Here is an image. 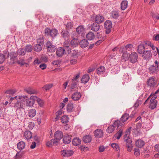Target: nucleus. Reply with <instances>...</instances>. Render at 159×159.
Instances as JSON below:
<instances>
[{
  "mask_svg": "<svg viewBox=\"0 0 159 159\" xmlns=\"http://www.w3.org/2000/svg\"><path fill=\"white\" fill-rule=\"evenodd\" d=\"M134 154L135 155L139 156L140 155V151L139 148H135L134 149Z\"/></svg>",
  "mask_w": 159,
  "mask_h": 159,
  "instance_id": "obj_57",
  "label": "nucleus"
},
{
  "mask_svg": "<svg viewBox=\"0 0 159 159\" xmlns=\"http://www.w3.org/2000/svg\"><path fill=\"white\" fill-rule=\"evenodd\" d=\"M37 41L38 44H40L43 46L44 42L43 35H40L39 38L37 39Z\"/></svg>",
  "mask_w": 159,
  "mask_h": 159,
  "instance_id": "obj_35",
  "label": "nucleus"
},
{
  "mask_svg": "<svg viewBox=\"0 0 159 159\" xmlns=\"http://www.w3.org/2000/svg\"><path fill=\"white\" fill-rule=\"evenodd\" d=\"M104 28L105 29V32L106 34H109L111 31L112 27V24L111 21L109 20H106L104 24Z\"/></svg>",
  "mask_w": 159,
  "mask_h": 159,
  "instance_id": "obj_7",
  "label": "nucleus"
},
{
  "mask_svg": "<svg viewBox=\"0 0 159 159\" xmlns=\"http://www.w3.org/2000/svg\"><path fill=\"white\" fill-rule=\"evenodd\" d=\"M100 27L99 24L94 23H93L91 26V29L92 31L94 32H97L100 29Z\"/></svg>",
  "mask_w": 159,
  "mask_h": 159,
  "instance_id": "obj_17",
  "label": "nucleus"
},
{
  "mask_svg": "<svg viewBox=\"0 0 159 159\" xmlns=\"http://www.w3.org/2000/svg\"><path fill=\"white\" fill-rule=\"evenodd\" d=\"M133 48V46L131 44H128L125 47H121L120 49V51L122 50L126 52H129Z\"/></svg>",
  "mask_w": 159,
  "mask_h": 159,
  "instance_id": "obj_12",
  "label": "nucleus"
},
{
  "mask_svg": "<svg viewBox=\"0 0 159 159\" xmlns=\"http://www.w3.org/2000/svg\"><path fill=\"white\" fill-rule=\"evenodd\" d=\"M38 104L41 107L43 106L44 104V102L43 100H41L39 98H38L37 97V99H36Z\"/></svg>",
  "mask_w": 159,
  "mask_h": 159,
  "instance_id": "obj_55",
  "label": "nucleus"
},
{
  "mask_svg": "<svg viewBox=\"0 0 159 159\" xmlns=\"http://www.w3.org/2000/svg\"><path fill=\"white\" fill-rule=\"evenodd\" d=\"M44 33L46 35L50 36L52 37H54L56 36L58 33V31L56 29L50 30L47 28L44 30Z\"/></svg>",
  "mask_w": 159,
  "mask_h": 159,
  "instance_id": "obj_5",
  "label": "nucleus"
},
{
  "mask_svg": "<svg viewBox=\"0 0 159 159\" xmlns=\"http://www.w3.org/2000/svg\"><path fill=\"white\" fill-rule=\"evenodd\" d=\"M142 102L141 100H137L135 103L134 104V107L136 108L138 107L139 105L141 104Z\"/></svg>",
  "mask_w": 159,
  "mask_h": 159,
  "instance_id": "obj_64",
  "label": "nucleus"
},
{
  "mask_svg": "<svg viewBox=\"0 0 159 159\" xmlns=\"http://www.w3.org/2000/svg\"><path fill=\"white\" fill-rule=\"evenodd\" d=\"M136 145L139 147H142L145 144L144 141L141 139H138L135 142Z\"/></svg>",
  "mask_w": 159,
  "mask_h": 159,
  "instance_id": "obj_34",
  "label": "nucleus"
},
{
  "mask_svg": "<svg viewBox=\"0 0 159 159\" xmlns=\"http://www.w3.org/2000/svg\"><path fill=\"white\" fill-rule=\"evenodd\" d=\"M83 140L85 143H89L91 141L92 137L90 135H86L83 137Z\"/></svg>",
  "mask_w": 159,
  "mask_h": 159,
  "instance_id": "obj_27",
  "label": "nucleus"
},
{
  "mask_svg": "<svg viewBox=\"0 0 159 159\" xmlns=\"http://www.w3.org/2000/svg\"><path fill=\"white\" fill-rule=\"evenodd\" d=\"M61 36L64 39H69V33L67 30H63L61 32Z\"/></svg>",
  "mask_w": 159,
  "mask_h": 159,
  "instance_id": "obj_18",
  "label": "nucleus"
},
{
  "mask_svg": "<svg viewBox=\"0 0 159 159\" xmlns=\"http://www.w3.org/2000/svg\"><path fill=\"white\" fill-rule=\"evenodd\" d=\"M16 92V91L14 90L10 89L6 91L5 92V93L7 94L11 95L14 94Z\"/></svg>",
  "mask_w": 159,
  "mask_h": 159,
  "instance_id": "obj_60",
  "label": "nucleus"
},
{
  "mask_svg": "<svg viewBox=\"0 0 159 159\" xmlns=\"http://www.w3.org/2000/svg\"><path fill=\"white\" fill-rule=\"evenodd\" d=\"M57 143L58 141L54 139H51L49 141L47 142L46 145L47 146L49 147H51L54 145H57Z\"/></svg>",
  "mask_w": 159,
  "mask_h": 159,
  "instance_id": "obj_20",
  "label": "nucleus"
},
{
  "mask_svg": "<svg viewBox=\"0 0 159 159\" xmlns=\"http://www.w3.org/2000/svg\"><path fill=\"white\" fill-rule=\"evenodd\" d=\"M94 135L98 138H101L103 135L102 130L99 129H96L94 132Z\"/></svg>",
  "mask_w": 159,
  "mask_h": 159,
  "instance_id": "obj_14",
  "label": "nucleus"
},
{
  "mask_svg": "<svg viewBox=\"0 0 159 159\" xmlns=\"http://www.w3.org/2000/svg\"><path fill=\"white\" fill-rule=\"evenodd\" d=\"M111 147L117 151L119 152L120 151V148L119 145L116 143H112L111 145Z\"/></svg>",
  "mask_w": 159,
  "mask_h": 159,
  "instance_id": "obj_47",
  "label": "nucleus"
},
{
  "mask_svg": "<svg viewBox=\"0 0 159 159\" xmlns=\"http://www.w3.org/2000/svg\"><path fill=\"white\" fill-rule=\"evenodd\" d=\"M152 39L153 40L159 41V34H155L153 36Z\"/></svg>",
  "mask_w": 159,
  "mask_h": 159,
  "instance_id": "obj_63",
  "label": "nucleus"
},
{
  "mask_svg": "<svg viewBox=\"0 0 159 159\" xmlns=\"http://www.w3.org/2000/svg\"><path fill=\"white\" fill-rule=\"evenodd\" d=\"M128 2L126 1H123L121 3V8L122 10H125L127 7Z\"/></svg>",
  "mask_w": 159,
  "mask_h": 159,
  "instance_id": "obj_45",
  "label": "nucleus"
},
{
  "mask_svg": "<svg viewBox=\"0 0 159 159\" xmlns=\"http://www.w3.org/2000/svg\"><path fill=\"white\" fill-rule=\"evenodd\" d=\"M122 134L123 130L121 129H120L115 134L114 137L116 139H119L122 135Z\"/></svg>",
  "mask_w": 159,
  "mask_h": 159,
  "instance_id": "obj_41",
  "label": "nucleus"
},
{
  "mask_svg": "<svg viewBox=\"0 0 159 159\" xmlns=\"http://www.w3.org/2000/svg\"><path fill=\"white\" fill-rule=\"evenodd\" d=\"M147 85L151 88H153L157 85V81L152 77L149 78L147 81Z\"/></svg>",
  "mask_w": 159,
  "mask_h": 159,
  "instance_id": "obj_9",
  "label": "nucleus"
},
{
  "mask_svg": "<svg viewBox=\"0 0 159 159\" xmlns=\"http://www.w3.org/2000/svg\"><path fill=\"white\" fill-rule=\"evenodd\" d=\"M81 96V94L80 92H75L71 96V98L74 101L78 100Z\"/></svg>",
  "mask_w": 159,
  "mask_h": 159,
  "instance_id": "obj_19",
  "label": "nucleus"
},
{
  "mask_svg": "<svg viewBox=\"0 0 159 159\" xmlns=\"http://www.w3.org/2000/svg\"><path fill=\"white\" fill-rule=\"evenodd\" d=\"M145 47L142 45H139L138 46V51L139 54L143 53L144 50L145 49Z\"/></svg>",
  "mask_w": 159,
  "mask_h": 159,
  "instance_id": "obj_46",
  "label": "nucleus"
},
{
  "mask_svg": "<svg viewBox=\"0 0 159 159\" xmlns=\"http://www.w3.org/2000/svg\"><path fill=\"white\" fill-rule=\"evenodd\" d=\"M24 136L27 139H29L32 138V133L29 131H26L24 133Z\"/></svg>",
  "mask_w": 159,
  "mask_h": 159,
  "instance_id": "obj_30",
  "label": "nucleus"
},
{
  "mask_svg": "<svg viewBox=\"0 0 159 159\" xmlns=\"http://www.w3.org/2000/svg\"><path fill=\"white\" fill-rule=\"evenodd\" d=\"M89 76L88 74L83 75L81 79L82 82L84 83H87L89 80Z\"/></svg>",
  "mask_w": 159,
  "mask_h": 159,
  "instance_id": "obj_29",
  "label": "nucleus"
},
{
  "mask_svg": "<svg viewBox=\"0 0 159 159\" xmlns=\"http://www.w3.org/2000/svg\"><path fill=\"white\" fill-rule=\"evenodd\" d=\"M28 113L29 116L31 117H34L36 114V111L34 109H31L29 110Z\"/></svg>",
  "mask_w": 159,
  "mask_h": 159,
  "instance_id": "obj_40",
  "label": "nucleus"
},
{
  "mask_svg": "<svg viewBox=\"0 0 159 159\" xmlns=\"http://www.w3.org/2000/svg\"><path fill=\"white\" fill-rule=\"evenodd\" d=\"M126 146L127 148V151L129 152H131L133 149V144H130L128 145H126Z\"/></svg>",
  "mask_w": 159,
  "mask_h": 159,
  "instance_id": "obj_61",
  "label": "nucleus"
},
{
  "mask_svg": "<svg viewBox=\"0 0 159 159\" xmlns=\"http://www.w3.org/2000/svg\"><path fill=\"white\" fill-rule=\"evenodd\" d=\"M23 155L22 152H18L14 157V159H20L22 157Z\"/></svg>",
  "mask_w": 159,
  "mask_h": 159,
  "instance_id": "obj_52",
  "label": "nucleus"
},
{
  "mask_svg": "<svg viewBox=\"0 0 159 159\" xmlns=\"http://www.w3.org/2000/svg\"><path fill=\"white\" fill-rule=\"evenodd\" d=\"M63 141L64 143L69 144L71 141V136L68 134L65 135L63 138Z\"/></svg>",
  "mask_w": 159,
  "mask_h": 159,
  "instance_id": "obj_22",
  "label": "nucleus"
},
{
  "mask_svg": "<svg viewBox=\"0 0 159 159\" xmlns=\"http://www.w3.org/2000/svg\"><path fill=\"white\" fill-rule=\"evenodd\" d=\"M21 96H19L18 98L16 99L17 100L16 102H15L13 107L15 109L17 110L18 109L23 108L24 106L25 105V101L23 99L20 98Z\"/></svg>",
  "mask_w": 159,
  "mask_h": 159,
  "instance_id": "obj_2",
  "label": "nucleus"
},
{
  "mask_svg": "<svg viewBox=\"0 0 159 159\" xmlns=\"http://www.w3.org/2000/svg\"><path fill=\"white\" fill-rule=\"evenodd\" d=\"M89 43L87 40L84 39L80 41V47L82 48H84L88 46Z\"/></svg>",
  "mask_w": 159,
  "mask_h": 159,
  "instance_id": "obj_21",
  "label": "nucleus"
},
{
  "mask_svg": "<svg viewBox=\"0 0 159 159\" xmlns=\"http://www.w3.org/2000/svg\"><path fill=\"white\" fill-rule=\"evenodd\" d=\"M42 45L40 44H36L35 45L34 47V51L39 52H40L42 50Z\"/></svg>",
  "mask_w": 159,
  "mask_h": 159,
  "instance_id": "obj_37",
  "label": "nucleus"
},
{
  "mask_svg": "<svg viewBox=\"0 0 159 159\" xmlns=\"http://www.w3.org/2000/svg\"><path fill=\"white\" fill-rule=\"evenodd\" d=\"M80 74L78 73L76 75H74V77L72 79V81L76 82L77 81V80L79 78Z\"/></svg>",
  "mask_w": 159,
  "mask_h": 159,
  "instance_id": "obj_62",
  "label": "nucleus"
},
{
  "mask_svg": "<svg viewBox=\"0 0 159 159\" xmlns=\"http://www.w3.org/2000/svg\"><path fill=\"white\" fill-rule=\"evenodd\" d=\"M120 51H121V52L123 53V54L121 57V59L124 60L125 61L127 60H128V54L129 52H126L121 50Z\"/></svg>",
  "mask_w": 159,
  "mask_h": 159,
  "instance_id": "obj_23",
  "label": "nucleus"
},
{
  "mask_svg": "<svg viewBox=\"0 0 159 159\" xmlns=\"http://www.w3.org/2000/svg\"><path fill=\"white\" fill-rule=\"evenodd\" d=\"M5 60V56L3 54L0 53V63H3Z\"/></svg>",
  "mask_w": 159,
  "mask_h": 159,
  "instance_id": "obj_58",
  "label": "nucleus"
},
{
  "mask_svg": "<svg viewBox=\"0 0 159 159\" xmlns=\"http://www.w3.org/2000/svg\"><path fill=\"white\" fill-rule=\"evenodd\" d=\"M25 90L27 93L30 94H35L37 92L36 90L31 88L26 89Z\"/></svg>",
  "mask_w": 159,
  "mask_h": 159,
  "instance_id": "obj_26",
  "label": "nucleus"
},
{
  "mask_svg": "<svg viewBox=\"0 0 159 159\" xmlns=\"http://www.w3.org/2000/svg\"><path fill=\"white\" fill-rule=\"evenodd\" d=\"M138 56L137 53L136 52H133L130 54L128 57V60L129 62L132 63H135L137 61Z\"/></svg>",
  "mask_w": 159,
  "mask_h": 159,
  "instance_id": "obj_8",
  "label": "nucleus"
},
{
  "mask_svg": "<svg viewBox=\"0 0 159 159\" xmlns=\"http://www.w3.org/2000/svg\"><path fill=\"white\" fill-rule=\"evenodd\" d=\"M81 140L78 138H74L72 140V144L75 146H77L81 143Z\"/></svg>",
  "mask_w": 159,
  "mask_h": 159,
  "instance_id": "obj_33",
  "label": "nucleus"
},
{
  "mask_svg": "<svg viewBox=\"0 0 159 159\" xmlns=\"http://www.w3.org/2000/svg\"><path fill=\"white\" fill-rule=\"evenodd\" d=\"M113 125H114L115 127L117 126V128L118 129L119 126H122L123 125V124L122 123H121L119 120H117L115 121Z\"/></svg>",
  "mask_w": 159,
  "mask_h": 159,
  "instance_id": "obj_51",
  "label": "nucleus"
},
{
  "mask_svg": "<svg viewBox=\"0 0 159 159\" xmlns=\"http://www.w3.org/2000/svg\"><path fill=\"white\" fill-rule=\"evenodd\" d=\"M17 53V55L23 56L25 54V50L22 48H20L18 49L16 52Z\"/></svg>",
  "mask_w": 159,
  "mask_h": 159,
  "instance_id": "obj_38",
  "label": "nucleus"
},
{
  "mask_svg": "<svg viewBox=\"0 0 159 159\" xmlns=\"http://www.w3.org/2000/svg\"><path fill=\"white\" fill-rule=\"evenodd\" d=\"M78 81L76 82L72 81V83L71 85L70 89L71 91H78V88L77 87V84Z\"/></svg>",
  "mask_w": 159,
  "mask_h": 159,
  "instance_id": "obj_24",
  "label": "nucleus"
},
{
  "mask_svg": "<svg viewBox=\"0 0 159 159\" xmlns=\"http://www.w3.org/2000/svg\"><path fill=\"white\" fill-rule=\"evenodd\" d=\"M65 40L64 42L63 43V46L64 47L66 46H70V41L69 39H64Z\"/></svg>",
  "mask_w": 159,
  "mask_h": 159,
  "instance_id": "obj_59",
  "label": "nucleus"
},
{
  "mask_svg": "<svg viewBox=\"0 0 159 159\" xmlns=\"http://www.w3.org/2000/svg\"><path fill=\"white\" fill-rule=\"evenodd\" d=\"M16 63L20 65L21 66H23L25 65V64H26L25 60L23 59H21L20 58H19V60L17 59Z\"/></svg>",
  "mask_w": 159,
  "mask_h": 159,
  "instance_id": "obj_49",
  "label": "nucleus"
},
{
  "mask_svg": "<svg viewBox=\"0 0 159 159\" xmlns=\"http://www.w3.org/2000/svg\"><path fill=\"white\" fill-rule=\"evenodd\" d=\"M64 49L62 47L58 48L56 51V55L58 57H61L64 54H65Z\"/></svg>",
  "mask_w": 159,
  "mask_h": 159,
  "instance_id": "obj_15",
  "label": "nucleus"
},
{
  "mask_svg": "<svg viewBox=\"0 0 159 159\" xmlns=\"http://www.w3.org/2000/svg\"><path fill=\"white\" fill-rule=\"evenodd\" d=\"M105 71V69L104 66H101L97 69V72L98 75L103 74Z\"/></svg>",
  "mask_w": 159,
  "mask_h": 159,
  "instance_id": "obj_36",
  "label": "nucleus"
},
{
  "mask_svg": "<svg viewBox=\"0 0 159 159\" xmlns=\"http://www.w3.org/2000/svg\"><path fill=\"white\" fill-rule=\"evenodd\" d=\"M20 99H23V100L26 101V105L27 106L32 107L33 106L34 102L37 99V96H31L30 98L27 96H21Z\"/></svg>",
  "mask_w": 159,
  "mask_h": 159,
  "instance_id": "obj_1",
  "label": "nucleus"
},
{
  "mask_svg": "<svg viewBox=\"0 0 159 159\" xmlns=\"http://www.w3.org/2000/svg\"><path fill=\"white\" fill-rule=\"evenodd\" d=\"M67 110L68 112H71L74 110L73 104L72 103H69L68 104Z\"/></svg>",
  "mask_w": 159,
  "mask_h": 159,
  "instance_id": "obj_42",
  "label": "nucleus"
},
{
  "mask_svg": "<svg viewBox=\"0 0 159 159\" xmlns=\"http://www.w3.org/2000/svg\"><path fill=\"white\" fill-rule=\"evenodd\" d=\"M32 46L31 45H27L25 47V52H30L32 50Z\"/></svg>",
  "mask_w": 159,
  "mask_h": 159,
  "instance_id": "obj_54",
  "label": "nucleus"
},
{
  "mask_svg": "<svg viewBox=\"0 0 159 159\" xmlns=\"http://www.w3.org/2000/svg\"><path fill=\"white\" fill-rule=\"evenodd\" d=\"M129 116L128 114L125 113L121 117V121L124 123L129 119Z\"/></svg>",
  "mask_w": 159,
  "mask_h": 159,
  "instance_id": "obj_32",
  "label": "nucleus"
},
{
  "mask_svg": "<svg viewBox=\"0 0 159 159\" xmlns=\"http://www.w3.org/2000/svg\"><path fill=\"white\" fill-rule=\"evenodd\" d=\"M85 29L83 26H80L76 28V32L78 34H82L84 32Z\"/></svg>",
  "mask_w": 159,
  "mask_h": 159,
  "instance_id": "obj_28",
  "label": "nucleus"
},
{
  "mask_svg": "<svg viewBox=\"0 0 159 159\" xmlns=\"http://www.w3.org/2000/svg\"><path fill=\"white\" fill-rule=\"evenodd\" d=\"M94 20L96 23L99 24L104 21V18L102 16L98 15L95 17Z\"/></svg>",
  "mask_w": 159,
  "mask_h": 159,
  "instance_id": "obj_11",
  "label": "nucleus"
},
{
  "mask_svg": "<svg viewBox=\"0 0 159 159\" xmlns=\"http://www.w3.org/2000/svg\"><path fill=\"white\" fill-rule=\"evenodd\" d=\"M79 42L78 40L75 39H73L70 42V44L73 47H76L78 45Z\"/></svg>",
  "mask_w": 159,
  "mask_h": 159,
  "instance_id": "obj_43",
  "label": "nucleus"
},
{
  "mask_svg": "<svg viewBox=\"0 0 159 159\" xmlns=\"http://www.w3.org/2000/svg\"><path fill=\"white\" fill-rule=\"evenodd\" d=\"M46 47L47 48L48 52H52L55 51L56 48V46L53 44L52 42L48 41L46 44Z\"/></svg>",
  "mask_w": 159,
  "mask_h": 159,
  "instance_id": "obj_6",
  "label": "nucleus"
},
{
  "mask_svg": "<svg viewBox=\"0 0 159 159\" xmlns=\"http://www.w3.org/2000/svg\"><path fill=\"white\" fill-rule=\"evenodd\" d=\"M86 36L87 39L89 40H92L95 37L94 34L92 32H89L86 34Z\"/></svg>",
  "mask_w": 159,
  "mask_h": 159,
  "instance_id": "obj_31",
  "label": "nucleus"
},
{
  "mask_svg": "<svg viewBox=\"0 0 159 159\" xmlns=\"http://www.w3.org/2000/svg\"><path fill=\"white\" fill-rule=\"evenodd\" d=\"M154 65L151 66L149 68V70L151 74H157L159 71V66L158 65V61L156 60L154 62Z\"/></svg>",
  "mask_w": 159,
  "mask_h": 159,
  "instance_id": "obj_4",
  "label": "nucleus"
},
{
  "mask_svg": "<svg viewBox=\"0 0 159 159\" xmlns=\"http://www.w3.org/2000/svg\"><path fill=\"white\" fill-rule=\"evenodd\" d=\"M10 58V63L11 64L16 63V61L18 59L17 54L16 52H11L8 54V56L7 57V58H8L9 57Z\"/></svg>",
  "mask_w": 159,
  "mask_h": 159,
  "instance_id": "obj_3",
  "label": "nucleus"
},
{
  "mask_svg": "<svg viewBox=\"0 0 159 159\" xmlns=\"http://www.w3.org/2000/svg\"><path fill=\"white\" fill-rule=\"evenodd\" d=\"M69 118L67 115L63 116L61 119V122L63 124H66L69 121Z\"/></svg>",
  "mask_w": 159,
  "mask_h": 159,
  "instance_id": "obj_39",
  "label": "nucleus"
},
{
  "mask_svg": "<svg viewBox=\"0 0 159 159\" xmlns=\"http://www.w3.org/2000/svg\"><path fill=\"white\" fill-rule=\"evenodd\" d=\"M74 152L72 150H64L61 151V153L63 157H68L72 155Z\"/></svg>",
  "mask_w": 159,
  "mask_h": 159,
  "instance_id": "obj_10",
  "label": "nucleus"
},
{
  "mask_svg": "<svg viewBox=\"0 0 159 159\" xmlns=\"http://www.w3.org/2000/svg\"><path fill=\"white\" fill-rule=\"evenodd\" d=\"M63 137V133L60 131H57L54 134L55 139L58 141L61 139Z\"/></svg>",
  "mask_w": 159,
  "mask_h": 159,
  "instance_id": "obj_16",
  "label": "nucleus"
},
{
  "mask_svg": "<svg viewBox=\"0 0 159 159\" xmlns=\"http://www.w3.org/2000/svg\"><path fill=\"white\" fill-rule=\"evenodd\" d=\"M150 107L151 109H154L156 107L157 101L156 100H155L154 101L150 102Z\"/></svg>",
  "mask_w": 159,
  "mask_h": 159,
  "instance_id": "obj_48",
  "label": "nucleus"
},
{
  "mask_svg": "<svg viewBox=\"0 0 159 159\" xmlns=\"http://www.w3.org/2000/svg\"><path fill=\"white\" fill-rule=\"evenodd\" d=\"M64 47L65 54H69L71 52V49L70 46H66Z\"/></svg>",
  "mask_w": 159,
  "mask_h": 159,
  "instance_id": "obj_53",
  "label": "nucleus"
},
{
  "mask_svg": "<svg viewBox=\"0 0 159 159\" xmlns=\"http://www.w3.org/2000/svg\"><path fill=\"white\" fill-rule=\"evenodd\" d=\"M152 55L150 51H146L143 53V57L144 59L148 60L152 57Z\"/></svg>",
  "mask_w": 159,
  "mask_h": 159,
  "instance_id": "obj_13",
  "label": "nucleus"
},
{
  "mask_svg": "<svg viewBox=\"0 0 159 159\" xmlns=\"http://www.w3.org/2000/svg\"><path fill=\"white\" fill-rule=\"evenodd\" d=\"M52 86V85L51 84H48L45 85L43 87L45 90L47 91L50 89Z\"/></svg>",
  "mask_w": 159,
  "mask_h": 159,
  "instance_id": "obj_56",
  "label": "nucleus"
},
{
  "mask_svg": "<svg viewBox=\"0 0 159 159\" xmlns=\"http://www.w3.org/2000/svg\"><path fill=\"white\" fill-rule=\"evenodd\" d=\"M115 127L113 125L110 126L108 127L107 129V131L108 133H111L112 132L115 130Z\"/></svg>",
  "mask_w": 159,
  "mask_h": 159,
  "instance_id": "obj_50",
  "label": "nucleus"
},
{
  "mask_svg": "<svg viewBox=\"0 0 159 159\" xmlns=\"http://www.w3.org/2000/svg\"><path fill=\"white\" fill-rule=\"evenodd\" d=\"M25 146V144L24 142L21 141L19 142L17 144V148L20 151L24 149Z\"/></svg>",
  "mask_w": 159,
  "mask_h": 159,
  "instance_id": "obj_25",
  "label": "nucleus"
},
{
  "mask_svg": "<svg viewBox=\"0 0 159 159\" xmlns=\"http://www.w3.org/2000/svg\"><path fill=\"white\" fill-rule=\"evenodd\" d=\"M119 16V13L118 11H113L111 12V16L112 18L114 19H117Z\"/></svg>",
  "mask_w": 159,
  "mask_h": 159,
  "instance_id": "obj_44",
  "label": "nucleus"
}]
</instances>
